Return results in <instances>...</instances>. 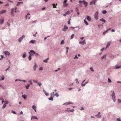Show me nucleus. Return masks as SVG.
I'll use <instances>...</instances> for the list:
<instances>
[{
	"label": "nucleus",
	"instance_id": "obj_17",
	"mask_svg": "<svg viewBox=\"0 0 121 121\" xmlns=\"http://www.w3.org/2000/svg\"><path fill=\"white\" fill-rule=\"evenodd\" d=\"M38 119V117H36V116H32L31 117V120H32V119Z\"/></svg>",
	"mask_w": 121,
	"mask_h": 121
},
{
	"label": "nucleus",
	"instance_id": "obj_57",
	"mask_svg": "<svg viewBox=\"0 0 121 121\" xmlns=\"http://www.w3.org/2000/svg\"><path fill=\"white\" fill-rule=\"evenodd\" d=\"M1 58H0V60H1L3 58V56L2 55H1Z\"/></svg>",
	"mask_w": 121,
	"mask_h": 121
},
{
	"label": "nucleus",
	"instance_id": "obj_13",
	"mask_svg": "<svg viewBox=\"0 0 121 121\" xmlns=\"http://www.w3.org/2000/svg\"><path fill=\"white\" fill-rule=\"evenodd\" d=\"M70 13V12L69 11H68L67 12L65 13V14H63V15L64 16H65L67 15H68Z\"/></svg>",
	"mask_w": 121,
	"mask_h": 121
},
{
	"label": "nucleus",
	"instance_id": "obj_1",
	"mask_svg": "<svg viewBox=\"0 0 121 121\" xmlns=\"http://www.w3.org/2000/svg\"><path fill=\"white\" fill-rule=\"evenodd\" d=\"M17 9V7H15L14 9H11V14L13 16H14V14L13 13L14 12L15 13L16 12Z\"/></svg>",
	"mask_w": 121,
	"mask_h": 121
},
{
	"label": "nucleus",
	"instance_id": "obj_19",
	"mask_svg": "<svg viewBox=\"0 0 121 121\" xmlns=\"http://www.w3.org/2000/svg\"><path fill=\"white\" fill-rule=\"evenodd\" d=\"M37 67V66L36 65V63H35V65L34 67V70L35 71L36 70V68Z\"/></svg>",
	"mask_w": 121,
	"mask_h": 121
},
{
	"label": "nucleus",
	"instance_id": "obj_15",
	"mask_svg": "<svg viewBox=\"0 0 121 121\" xmlns=\"http://www.w3.org/2000/svg\"><path fill=\"white\" fill-rule=\"evenodd\" d=\"M68 29V27L67 26L65 25L64 26V28L63 29V30L64 31H65L66 30Z\"/></svg>",
	"mask_w": 121,
	"mask_h": 121
},
{
	"label": "nucleus",
	"instance_id": "obj_46",
	"mask_svg": "<svg viewBox=\"0 0 121 121\" xmlns=\"http://www.w3.org/2000/svg\"><path fill=\"white\" fill-rule=\"evenodd\" d=\"M68 104H72V103L70 102H67Z\"/></svg>",
	"mask_w": 121,
	"mask_h": 121
},
{
	"label": "nucleus",
	"instance_id": "obj_24",
	"mask_svg": "<svg viewBox=\"0 0 121 121\" xmlns=\"http://www.w3.org/2000/svg\"><path fill=\"white\" fill-rule=\"evenodd\" d=\"M30 84H28L26 86V88L27 89H28L29 88V87L30 86Z\"/></svg>",
	"mask_w": 121,
	"mask_h": 121
},
{
	"label": "nucleus",
	"instance_id": "obj_59",
	"mask_svg": "<svg viewBox=\"0 0 121 121\" xmlns=\"http://www.w3.org/2000/svg\"><path fill=\"white\" fill-rule=\"evenodd\" d=\"M105 48H103L101 49V51H103L104 50V49L105 50Z\"/></svg>",
	"mask_w": 121,
	"mask_h": 121
},
{
	"label": "nucleus",
	"instance_id": "obj_27",
	"mask_svg": "<svg viewBox=\"0 0 121 121\" xmlns=\"http://www.w3.org/2000/svg\"><path fill=\"white\" fill-rule=\"evenodd\" d=\"M49 58H48L46 60H43V61L45 63H47L48 62V60Z\"/></svg>",
	"mask_w": 121,
	"mask_h": 121
},
{
	"label": "nucleus",
	"instance_id": "obj_11",
	"mask_svg": "<svg viewBox=\"0 0 121 121\" xmlns=\"http://www.w3.org/2000/svg\"><path fill=\"white\" fill-rule=\"evenodd\" d=\"M25 37V36L23 35L22 37H21L18 39V41L19 42H20L23 39V38Z\"/></svg>",
	"mask_w": 121,
	"mask_h": 121
},
{
	"label": "nucleus",
	"instance_id": "obj_43",
	"mask_svg": "<svg viewBox=\"0 0 121 121\" xmlns=\"http://www.w3.org/2000/svg\"><path fill=\"white\" fill-rule=\"evenodd\" d=\"M37 84L39 86H40L41 85V83L38 82Z\"/></svg>",
	"mask_w": 121,
	"mask_h": 121
},
{
	"label": "nucleus",
	"instance_id": "obj_52",
	"mask_svg": "<svg viewBox=\"0 0 121 121\" xmlns=\"http://www.w3.org/2000/svg\"><path fill=\"white\" fill-rule=\"evenodd\" d=\"M0 99L1 100H2V104H3V103L4 102V100H2V99Z\"/></svg>",
	"mask_w": 121,
	"mask_h": 121
},
{
	"label": "nucleus",
	"instance_id": "obj_28",
	"mask_svg": "<svg viewBox=\"0 0 121 121\" xmlns=\"http://www.w3.org/2000/svg\"><path fill=\"white\" fill-rule=\"evenodd\" d=\"M110 43H108L107 45V46L106 48H105V49H106V48H107L108 46H109L110 45Z\"/></svg>",
	"mask_w": 121,
	"mask_h": 121
},
{
	"label": "nucleus",
	"instance_id": "obj_23",
	"mask_svg": "<svg viewBox=\"0 0 121 121\" xmlns=\"http://www.w3.org/2000/svg\"><path fill=\"white\" fill-rule=\"evenodd\" d=\"M31 55H32L30 54V55L29 56L28 58H29V60H30L31 59Z\"/></svg>",
	"mask_w": 121,
	"mask_h": 121
},
{
	"label": "nucleus",
	"instance_id": "obj_51",
	"mask_svg": "<svg viewBox=\"0 0 121 121\" xmlns=\"http://www.w3.org/2000/svg\"><path fill=\"white\" fill-rule=\"evenodd\" d=\"M33 81L34 82H36V83H37V80H33Z\"/></svg>",
	"mask_w": 121,
	"mask_h": 121
},
{
	"label": "nucleus",
	"instance_id": "obj_18",
	"mask_svg": "<svg viewBox=\"0 0 121 121\" xmlns=\"http://www.w3.org/2000/svg\"><path fill=\"white\" fill-rule=\"evenodd\" d=\"M88 21H90L91 20V17L89 16H87L86 17Z\"/></svg>",
	"mask_w": 121,
	"mask_h": 121
},
{
	"label": "nucleus",
	"instance_id": "obj_9",
	"mask_svg": "<svg viewBox=\"0 0 121 121\" xmlns=\"http://www.w3.org/2000/svg\"><path fill=\"white\" fill-rule=\"evenodd\" d=\"M54 92H53L51 93V97L49 98H53V97L55 96V94H54Z\"/></svg>",
	"mask_w": 121,
	"mask_h": 121
},
{
	"label": "nucleus",
	"instance_id": "obj_12",
	"mask_svg": "<svg viewBox=\"0 0 121 121\" xmlns=\"http://www.w3.org/2000/svg\"><path fill=\"white\" fill-rule=\"evenodd\" d=\"M6 12V11L5 10H1L0 12V13L3 14L5 13Z\"/></svg>",
	"mask_w": 121,
	"mask_h": 121
},
{
	"label": "nucleus",
	"instance_id": "obj_38",
	"mask_svg": "<svg viewBox=\"0 0 121 121\" xmlns=\"http://www.w3.org/2000/svg\"><path fill=\"white\" fill-rule=\"evenodd\" d=\"M64 42L63 40H62L60 44H64Z\"/></svg>",
	"mask_w": 121,
	"mask_h": 121
},
{
	"label": "nucleus",
	"instance_id": "obj_49",
	"mask_svg": "<svg viewBox=\"0 0 121 121\" xmlns=\"http://www.w3.org/2000/svg\"><path fill=\"white\" fill-rule=\"evenodd\" d=\"M66 52H67V53L68 52V50L69 49V48L68 47H66Z\"/></svg>",
	"mask_w": 121,
	"mask_h": 121
},
{
	"label": "nucleus",
	"instance_id": "obj_14",
	"mask_svg": "<svg viewBox=\"0 0 121 121\" xmlns=\"http://www.w3.org/2000/svg\"><path fill=\"white\" fill-rule=\"evenodd\" d=\"M4 19L3 18H2L0 19V24H2L4 22Z\"/></svg>",
	"mask_w": 121,
	"mask_h": 121
},
{
	"label": "nucleus",
	"instance_id": "obj_54",
	"mask_svg": "<svg viewBox=\"0 0 121 121\" xmlns=\"http://www.w3.org/2000/svg\"><path fill=\"white\" fill-rule=\"evenodd\" d=\"M45 94L46 96H48V93L46 92Z\"/></svg>",
	"mask_w": 121,
	"mask_h": 121
},
{
	"label": "nucleus",
	"instance_id": "obj_16",
	"mask_svg": "<svg viewBox=\"0 0 121 121\" xmlns=\"http://www.w3.org/2000/svg\"><path fill=\"white\" fill-rule=\"evenodd\" d=\"M85 80H84L82 83V86H84L86 84V83H83L85 82Z\"/></svg>",
	"mask_w": 121,
	"mask_h": 121
},
{
	"label": "nucleus",
	"instance_id": "obj_48",
	"mask_svg": "<svg viewBox=\"0 0 121 121\" xmlns=\"http://www.w3.org/2000/svg\"><path fill=\"white\" fill-rule=\"evenodd\" d=\"M35 56L36 57L37 56L39 55V54L38 53H35Z\"/></svg>",
	"mask_w": 121,
	"mask_h": 121
},
{
	"label": "nucleus",
	"instance_id": "obj_40",
	"mask_svg": "<svg viewBox=\"0 0 121 121\" xmlns=\"http://www.w3.org/2000/svg\"><path fill=\"white\" fill-rule=\"evenodd\" d=\"M28 15H30V14L29 13H27V15H26L25 16L26 18V19H27V16Z\"/></svg>",
	"mask_w": 121,
	"mask_h": 121
},
{
	"label": "nucleus",
	"instance_id": "obj_62",
	"mask_svg": "<svg viewBox=\"0 0 121 121\" xmlns=\"http://www.w3.org/2000/svg\"><path fill=\"white\" fill-rule=\"evenodd\" d=\"M78 57H77V56L76 55L75 56V57L74 58V59H76V58H78Z\"/></svg>",
	"mask_w": 121,
	"mask_h": 121
},
{
	"label": "nucleus",
	"instance_id": "obj_63",
	"mask_svg": "<svg viewBox=\"0 0 121 121\" xmlns=\"http://www.w3.org/2000/svg\"><path fill=\"white\" fill-rule=\"evenodd\" d=\"M111 28H109L107 29V30L108 31V30H111Z\"/></svg>",
	"mask_w": 121,
	"mask_h": 121
},
{
	"label": "nucleus",
	"instance_id": "obj_58",
	"mask_svg": "<svg viewBox=\"0 0 121 121\" xmlns=\"http://www.w3.org/2000/svg\"><path fill=\"white\" fill-rule=\"evenodd\" d=\"M43 69V68L41 67H40L39 68V70H42Z\"/></svg>",
	"mask_w": 121,
	"mask_h": 121
},
{
	"label": "nucleus",
	"instance_id": "obj_56",
	"mask_svg": "<svg viewBox=\"0 0 121 121\" xmlns=\"http://www.w3.org/2000/svg\"><path fill=\"white\" fill-rule=\"evenodd\" d=\"M63 105H68L67 102L63 104Z\"/></svg>",
	"mask_w": 121,
	"mask_h": 121
},
{
	"label": "nucleus",
	"instance_id": "obj_31",
	"mask_svg": "<svg viewBox=\"0 0 121 121\" xmlns=\"http://www.w3.org/2000/svg\"><path fill=\"white\" fill-rule=\"evenodd\" d=\"M22 97L24 98H26L27 97V95H22Z\"/></svg>",
	"mask_w": 121,
	"mask_h": 121
},
{
	"label": "nucleus",
	"instance_id": "obj_42",
	"mask_svg": "<svg viewBox=\"0 0 121 121\" xmlns=\"http://www.w3.org/2000/svg\"><path fill=\"white\" fill-rule=\"evenodd\" d=\"M74 35L73 34L72 35H71V39H72L73 38Z\"/></svg>",
	"mask_w": 121,
	"mask_h": 121
},
{
	"label": "nucleus",
	"instance_id": "obj_50",
	"mask_svg": "<svg viewBox=\"0 0 121 121\" xmlns=\"http://www.w3.org/2000/svg\"><path fill=\"white\" fill-rule=\"evenodd\" d=\"M1 80H4V76H2L1 77Z\"/></svg>",
	"mask_w": 121,
	"mask_h": 121
},
{
	"label": "nucleus",
	"instance_id": "obj_60",
	"mask_svg": "<svg viewBox=\"0 0 121 121\" xmlns=\"http://www.w3.org/2000/svg\"><path fill=\"white\" fill-rule=\"evenodd\" d=\"M90 69L92 71H94V70L91 67L90 68Z\"/></svg>",
	"mask_w": 121,
	"mask_h": 121
},
{
	"label": "nucleus",
	"instance_id": "obj_36",
	"mask_svg": "<svg viewBox=\"0 0 121 121\" xmlns=\"http://www.w3.org/2000/svg\"><path fill=\"white\" fill-rule=\"evenodd\" d=\"M69 111L70 112H73L74 111V109H70Z\"/></svg>",
	"mask_w": 121,
	"mask_h": 121
},
{
	"label": "nucleus",
	"instance_id": "obj_35",
	"mask_svg": "<svg viewBox=\"0 0 121 121\" xmlns=\"http://www.w3.org/2000/svg\"><path fill=\"white\" fill-rule=\"evenodd\" d=\"M55 96H56V97H57L59 96V95L58 93H56L55 94Z\"/></svg>",
	"mask_w": 121,
	"mask_h": 121
},
{
	"label": "nucleus",
	"instance_id": "obj_6",
	"mask_svg": "<svg viewBox=\"0 0 121 121\" xmlns=\"http://www.w3.org/2000/svg\"><path fill=\"white\" fill-rule=\"evenodd\" d=\"M99 12L98 11H97L95 13V18L96 19H98V14Z\"/></svg>",
	"mask_w": 121,
	"mask_h": 121
},
{
	"label": "nucleus",
	"instance_id": "obj_39",
	"mask_svg": "<svg viewBox=\"0 0 121 121\" xmlns=\"http://www.w3.org/2000/svg\"><path fill=\"white\" fill-rule=\"evenodd\" d=\"M117 121H121V120L120 118H117L116 119Z\"/></svg>",
	"mask_w": 121,
	"mask_h": 121
},
{
	"label": "nucleus",
	"instance_id": "obj_55",
	"mask_svg": "<svg viewBox=\"0 0 121 121\" xmlns=\"http://www.w3.org/2000/svg\"><path fill=\"white\" fill-rule=\"evenodd\" d=\"M108 32V31L107 30H106L103 33L104 34L105 33H106L107 32Z\"/></svg>",
	"mask_w": 121,
	"mask_h": 121
},
{
	"label": "nucleus",
	"instance_id": "obj_26",
	"mask_svg": "<svg viewBox=\"0 0 121 121\" xmlns=\"http://www.w3.org/2000/svg\"><path fill=\"white\" fill-rule=\"evenodd\" d=\"M106 55H104L103 56H102L101 58V59H103L104 58H105L106 57Z\"/></svg>",
	"mask_w": 121,
	"mask_h": 121
},
{
	"label": "nucleus",
	"instance_id": "obj_10",
	"mask_svg": "<svg viewBox=\"0 0 121 121\" xmlns=\"http://www.w3.org/2000/svg\"><path fill=\"white\" fill-rule=\"evenodd\" d=\"M4 53L5 55H8L9 56L10 54V53L8 51H5L4 52Z\"/></svg>",
	"mask_w": 121,
	"mask_h": 121
},
{
	"label": "nucleus",
	"instance_id": "obj_25",
	"mask_svg": "<svg viewBox=\"0 0 121 121\" xmlns=\"http://www.w3.org/2000/svg\"><path fill=\"white\" fill-rule=\"evenodd\" d=\"M23 2H17V4H16L17 6L19 5L21 3H22Z\"/></svg>",
	"mask_w": 121,
	"mask_h": 121
},
{
	"label": "nucleus",
	"instance_id": "obj_47",
	"mask_svg": "<svg viewBox=\"0 0 121 121\" xmlns=\"http://www.w3.org/2000/svg\"><path fill=\"white\" fill-rule=\"evenodd\" d=\"M12 112L14 114H16V112L14 111H12Z\"/></svg>",
	"mask_w": 121,
	"mask_h": 121
},
{
	"label": "nucleus",
	"instance_id": "obj_21",
	"mask_svg": "<svg viewBox=\"0 0 121 121\" xmlns=\"http://www.w3.org/2000/svg\"><path fill=\"white\" fill-rule=\"evenodd\" d=\"M26 56V53L25 52H24V54L23 55L22 57L23 58H24Z\"/></svg>",
	"mask_w": 121,
	"mask_h": 121
},
{
	"label": "nucleus",
	"instance_id": "obj_5",
	"mask_svg": "<svg viewBox=\"0 0 121 121\" xmlns=\"http://www.w3.org/2000/svg\"><path fill=\"white\" fill-rule=\"evenodd\" d=\"M96 1V0H94L91 1L90 3V4L92 5L93 4H95V2Z\"/></svg>",
	"mask_w": 121,
	"mask_h": 121
},
{
	"label": "nucleus",
	"instance_id": "obj_33",
	"mask_svg": "<svg viewBox=\"0 0 121 121\" xmlns=\"http://www.w3.org/2000/svg\"><path fill=\"white\" fill-rule=\"evenodd\" d=\"M84 22L85 23V24L87 25H88V23L86 21V19H85L84 21Z\"/></svg>",
	"mask_w": 121,
	"mask_h": 121
},
{
	"label": "nucleus",
	"instance_id": "obj_20",
	"mask_svg": "<svg viewBox=\"0 0 121 121\" xmlns=\"http://www.w3.org/2000/svg\"><path fill=\"white\" fill-rule=\"evenodd\" d=\"M99 21H101L103 22H104V23H105V22H106L105 20L104 19H103V18L100 19L99 20Z\"/></svg>",
	"mask_w": 121,
	"mask_h": 121
},
{
	"label": "nucleus",
	"instance_id": "obj_53",
	"mask_svg": "<svg viewBox=\"0 0 121 121\" xmlns=\"http://www.w3.org/2000/svg\"><path fill=\"white\" fill-rule=\"evenodd\" d=\"M29 82L30 83L31 85H32V82H31V80H29Z\"/></svg>",
	"mask_w": 121,
	"mask_h": 121
},
{
	"label": "nucleus",
	"instance_id": "obj_8",
	"mask_svg": "<svg viewBox=\"0 0 121 121\" xmlns=\"http://www.w3.org/2000/svg\"><path fill=\"white\" fill-rule=\"evenodd\" d=\"M79 43L83 45L86 43L85 41L84 40L83 41H81L79 42Z\"/></svg>",
	"mask_w": 121,
	"mask_h": 121
},
{
	"label": "nucleus",
	"instance_id": "obj_37",
	"mask_svg": "<svg viewBox=\"0 0 121 121\" xmlns=\"http://www.w3.org/2000/svg\"><path fill=\"white\" fill-rule=\"evenodd\" d=\"M53 8H56V5H55V4H53Z\"/></svg>",
	"mask_w": 121,
	"mask_h": 121
},
{
	"label": "nucleus",
	"instance_id": "obj_34",
	"mask_svg": "<svg viewBox=\"0 0 121 121\" xmlns=\"http://www.w3.org/2000/svg\"><path fill=\"white\" fill-rule=\"evenodd\" d=\"M118 103H119L121 104V100L119 99H118Z\"/></svg>",
	"mask_w": 121,
	"mask_h": 121
},
{
	"label": "nucleus",
	"instance_id": "obj_44",
	"mask_svg": "<svg viewBox=\"0 0 121 121\" xmlns=\"http://www.w3.org/2000/svg\"><path fill=\"white\" fill-rule=\"evenodd\" d=\"M120 67H121V66H117L115 68V69H117Z\"/></svg>",
	"mask_w": 121,
	"mask_h": 121
},
{
	"label": "nucleus",
	"instance_id": "obj_3",
	"mask_svg": "<svg viewBox=\"0 0 121 121\" xmlns=\"http://www.w3.org/2000/svg\"><path fill=\"white\" fill-rule=\"evenodd\" d=\"M8 103L9 102L8 101H4V105L2 107V108L3 109H4L6 107V104H8Z\"/></svg>",
	"mask_w": 121,
	"mask_h": 121
},
{
	"label": "nucleus",
	"instance_id": "obj_30",
	"mask_svg": "<svg viewBox=\"0 0 121 121\" xmlns=\"http://www.w3.org/2000/svg\"><path fill=\"white\" fill-rule=\"evenodd\" d=\"M32 108L34 110L36 109V106L34 105H33L32 106Z\"/></svg>",
	"mask_w": 121,
	"mask_h": 121
},
{
	"label": "nucleus",
	"instance_id": "obj_61",
	"mask_svg": "<svg viewBox=\"0 0 121 121\" xmlns=\"http://www.w3.org/2000/svg\"><path fill=\"white\" fill-rule=\"evenodd\" d=\"M9 67H10V66H9V68H7L6 69L5 71H7V70H9Z\"/></svg>",
	"mask_w": 121,
	"mask_h": 121
},
{
	"label": "nucleus",
	"instance_id": "obj_29",
	"mask_svg": "<svg viewBox=\"0 0 121 121\" xmlns=\"http://www.w3.org/2000/svg\"><path fill=\"white\" fill-rule=\"evenodd\" d=\"M35 42V41L33 40H32L30 41V43H34Z\"/></svg>",
	"mask_w": 121,
	"mask_h": 121
},
{
	"label": "nucleus",
	"instance_id": "obj_41",
	"mask_svg": "<svg viewBox=\"0 0 121 121\" xmlns=\"http://www.w3.org/2000/svg\"><path fill=\"white\" fill-rule=\"evenodd\" d=\"M108 82L109 83H110L111 82V80H110V79L109 78H108Z\"/></svg>",
	"mask_w": 121,
	"mask_h": 121
},
{
	"label": "nucleus",
	"instance_id": "obj_32",
	"mask_svg": "<svg viewBox=\"0 0 121 121\" xmlns=\"http://www.w3.org/2000/svg\"><path fill=\"white\" fill-rule=\"evenodd\" d=\"M102 13L103 14H105L107 12L106 10H104L102 11Z\"/></svg>",
	"mask_w": 121,
	"mask_h": 121
},
{
	"label": "nucleus",
	"instance_id": "obj_7",
	"mask_svg": "<svg viewBox=\"0 0 121 121\" xmlns=\"http://www.w3.org/2000/svg\"><path fill=\"white\" fill-rule=\"evenodd\" d=\"M67 0H65L63 2L64 6L65 7H66L68 5V4L66 3Z\"/></svg>",
	"mask_w": 121,
	"mask_h": 121
},
{
	"label": "nucleus",
	"instance_id": "obj_64",
	"mask_svg": "<svg viewBox=\"0 0 121 121\" xmlns=\"http://www.w3.org/2000/svg\"><path fill=\"white\" fill-rule=\"evenodd\" d=\"M84 37H82L80 38V39L82 40L83 39H84Z\"/></svg>",
	"mask_w": 121,
	"mask_h": 121
},
{
	"label": "nucleus",
	"instance_id": "obj_4",
	"mask_svg": "<svg viewBox=\"0 0 121 121\" xmlns=\"http://www.w3.org/2000/svg\"><path fill=\"white\" fill-rule=\"evenodd\" d=\"M29 53L30 55H32L31 56H34L35 54V52L33 50H31L29 52Z\"/></svg>",
	"mask_w": 121,
	"mask_h": 121
},
{
	"label": "nucleus",
	"instance_id": "obj_2",
	"mask_svg": "<svg viewBox=\"0 0 121 121\" xmlns=\"http://www.w3.org/2000/svg\"><path fill=\"white\" fill-rule=\"evenodd\" d=\"M79 3L80 4H81L83 3V4L85 5V6H87L88 4L84 0L81 1L80 0L79 1Z\"/></svg>",
	"mask_w": 121,
	"mask_h": 121
},
{
	"label": "nucleus",
	"instance_id": "obj_45",
	"mask_svg": "<svg viewBox=\"0 0 121 121\" xmlns=\"http://www.w3.org/2000/svg\"><path fill=\"white\" fill-rule=\"evenodd\" d=\"M100 112H98V113L96 115V116H98L99 115H100Z\"/></svg>",
	"mask_w": 121,
	"mask_h": 121
},
{
	"label": "nucleus",
	"instance_id": "obj_22",
	"mask_svg": "<svg viewBox=\"0 0 121 121\" xmlns=\"http://www.w3.org/2000/svg\"><path fill=\"white\" fill-rule=\"evenodd\" d=\"M114 95H115V93L114 92V91H113L112 93V98H114Z\"/></svg>",
	"mask_w": 121,
	"mask_h": 121
}]
</instances>
